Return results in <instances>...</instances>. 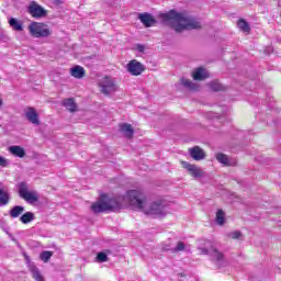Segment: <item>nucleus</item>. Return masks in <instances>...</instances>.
I'll return each instance as SVG.
<instances>
[{"label": "nucleus", "instance_id": "nucleus-1", "mask_svg": "<svg viewBox=\"0 0 281 281\" xmlns=\"http://www.w3.org/2000/svg\"><path fill=\"white\" fill-rule=\"evenodd\" d=\"M125 201L133 207L142 210L148 216H166V204L164 201L147 202L144 192L138 190H130L125 195Z\"/></svg>", "mask_w": 281, "mask_h": 281}, {"label": "nucleus", "instance_id": "nucleus-2", "mask_svg": "<svg viewBox=\"0 0 281 281\" xmlns=\"http://www.w3.org/2000/svg\"><path fill=\"white\" fill-rule=\"evenodd\" d=\"M160 19L176 32H183V30H201V22L196 18L186 13H179L175 10L161 13Z\"/></svg>", "mask_w": 281, "mask_h": 281}, {"label": "nucleus", "instance_id": "nucleus-3", "mask_svg": "<svg viewBox=\"0 0 281 281\" xmlns=\"http://www.w3.org/2000/svg\"><path fill=\"white\" fill-rule=\"evenodd\" d=\"M122 207V198H108L105 194L91 205L94 214H102V212H117Z\"/></svg>", "mask_w": 281, "mask_h": 281}, {"label": "nucleus", "instance_id": "nucleus-4", "mask_svg": "<svg viewBox=\"0 0 281 281\" xmlns=\"http://www.w3.org/2000/svg\"><path fill=\"white\" fill-rule=\"evenodd\" d=\"M29 31L34 38H47L52 32L44 23L33 22L29 25Z\"/></svg>", "mask_w": 281, "mask_h": 281}, {"label": "nucleus", "instance_id": "nucleus-5", "mask_svg": "<svg viewBox=\"0 0 281 281\" xmlns=\"http://www.w3.org/2000/svg\"><path fill=\"white\" fill-rule=\"evenodd\" d=\"M19 194L21 199H24L26 203H38V200L41 199V195L36 191H29L27 190V183L22 182L19 187Z\"/></svg>", "mask_w": 281, "mask_h": 281}, {"label": "nucleus", "instance_id": "nucleus-6", "mask_svg": "<svg viewBox=\"0 0 281 281\" xmlns=\"http://www.w3.org/2000/svg\"><path fill=\"white\" fill-rule=\"evenodd\" d=\"M209 247L200 248V254L204 256H211L212 260L215 262H223V252L218 251L216 246L207 241Z\"/></svg>", "mask_w": 281, "mask_h": 281}, {"label": "nucleus", "instance_id": "nucleus-7", "mask_svg": "<svg viewBox=\"0 0 281 281\" xmlns=\"http://www.w3.org/2000/svg\"><path fill=\"white\" fill-rule=\"evenodd\" d=\"M126 70L131 76H142L144 71L146 70V66L144 64L139 63L137 59H132L127 65H126Z\"/></svg>", "mask_w": 281, "mask_h": 281}, {"label": "nucleus", "instance_id": "nucleus-8", "mask_svg": "<svg viewBox=\"0 0 281 281\" xmlns=\"http://www.w3.org/2000/svg\"><path fill=\"white\" fill-rule=\"evenodd\" d=\"M99 85L104 95H109L110 93H113L114 91L117 90V86L115 85V81L111 77H105Z\"/></svg>", "mask_w": 281, "mask_h": 281}, {"label": "nucleus", "instance_id": "nucleus-9", "mask_svg": "<svg viewBox=\"0 0 281 281\" xmlns=\"http://www.w3.org/2000/svg\"><path fill=\"white\" fill-rule=\"evenodd\" d=\"M183 168L193 177L194 179H201L205 177V171H203L199 166L192 165L188 161H182Z\"/></svg>", "mask_w": 281, "mask_h": 281}, {"label": "nucleus", "instance_id": "nucleus-10", "mask_svg": "<svg viewBox=\"0 0 281 281\" xmlns=\"http://www.w3.org/2000/svg\"><path fill=\"white\" fill-rule=\"evenodd\" d=\"M189 155L194 159V161H203L205 159V151L199 146H194L189 149Z\"/></svg>", "mask_w": 281, "mask_h": 281}, {"label": "nucleus", "instance_id": "nucleus-11", "mask_svg": "<svg viewBox=\"0 0 281 281\" xmlns=\"http://www.w3.org/2000/svg\"><path fill=\"white\" fill-rule=\"evenodd\" d=\"M138 19L140 23L145 25V27H153V25L157 23V20H155V18L150 13H140Z\"/></svg>", "mask_w": 281, "mask_h": 281}, {"label": "nucleus", "instance_id": "nucleus-12", "mask_svg": "<svg viewBox=\"0 0 281 281\" xmlns=\"http://www.w3.org/2000/svg\"><path fill=\"white\" fill-rule=\"evenodd\" d=\"M29 13L33 15L34 19H41L45 16V9L36 3H33L29 7Z\"/></svg>", "mask_w": 281, "mask_h": 281}, {"label": "nucleus", "instance_id": "nucleus-13", "mask_svg": "<svg viewBox=\"0 0 281 281\" xmlns=\"http://www.w3.org/2000/svg\"><path fill=\"white\" fill-rule=\"evenodd\" d=\"M25 117L31 122V124H34L35 126L41 124V121L38 120V112H36L34 108H29L26 110Z\"/></svg>", "mask_w": 281, "mask_h": 281}, {"label": "nucleus", "instance_id": "nucleus-14", "mask_svg": "<svg viewBox=\"0 0 281 281\" xmlns=\"http://www.w3.org/2000/svg\"><path fill=\"white\" fill-rule=\"evenodd\" d=\"M119 131L124 134L125 137H127V139H131V137H133V135H135V130H133V125L128 124V123H122L119 125Z\"/></svg>", "mask_w": 281, "mask_h": 281}, {"label": "nucleus", "instance_id": "nucleus-15", "mask_svg": "<svg viewBox=\"0 0 281 281\" xmlns=\"http://www.w3.org/2000/svg\"><path fill=\"white\" fill-rule=\"evenodd\" d=\"M8 151L10 155H13V157H19L20 159H23L25 157V149L19 145H12L8 148Z\"/></svg>", "mask_w": 281, "mask_h": 281}, {"label": "nucleus", "instance_id": "nucleus-16", "mask_svg": "<svg viewBox=\"0 0 281 281\" xmlns=\"http://www.w3.org/2000/svg\"><path fill=\"white\" fill-rule=\"evenodd\" d=\"M164 251H171L172 254H177L179 251L186 250V244L183 241H179L176 247L170 245L162 246Z\"/></svg>", "mask_w": 281, "mask_h": 281}, {"label": "nucleus", "instance_id": "nucleus-17", "mask_svg": "<svg viewBox=\"0 0 281 281\" xmlns=\"http://www.w3.org/2000/svg\"><path fill=\"white\" fill-rule=\"evenodd\" d=\"M85 68L82 66H75L72 68H70V76H72V78H85Z\"/></svg>", "mask_w": 281, "mask_h": 281}, {"label": "nucleus", "instance_id": "nucleus-18", "mask_svg": "<svg viewBox=\"0 0 281 281\" xmlns=\"http://www.w3.org/2000/svg\"><path fill=\"white\" fill-rule=\"evenodd\" d=\"M205 78H210V75L207 74V70L205 68H198L193 72L194 80H205Z\"/></svg>", "mask_w": 281, "mask_h": 281}, {"label": "nucleus", "instance_id": "nucleus-19", "mask_svg": "<svg viewBox=\"0 0 281 281\" xmlns=\"http://www.w3.org/2000/svg\"><path fill=\"white\" fill-rule=\"evenodd\" d=\"M9 25L14 30L15 32H23V22L16 20V18H11L9 20Z\"/></svg>", "mask_w": 281, "mask_h": 281}, {"label": "nucleus", "instance_id": "nucleus-20", "mask_svg": "<svg viewBox=\"0 0 281 281\" xmlns=\"http://www.w3.org/2000/svg\"><path fill=\"white\" fill-rule=\"evenodd\" d=\"M181 85L189 89V91H199V85L192 82L190 79L181 78Z\"/></svg>", "mask_w": 281, "mask_h": 281}, {"label": "nucleus", "instance_id": "nucleus-21", "mask_svg": "<svg viewBox=\"0 0 281 281\" xmlns=\"http://www.w3.org/2000/svg\"><path fill=\"white\" fill-rule=\"evenodd\" d=\"M216 159L220 164H223L224 166H235L236 164L227 157L225 154H217Z\"/></svg>", "mask_w": 281, "mask_h": 281}, {"label": "nucleus", "instance_id": "nucleus-22", "mask_svg": "<svg viewBox=\"0 0 281 281\" xmlns=\"http://www.w3.org/2000/svg\"><path fill=\"white\" fill-rule=\"evenodd\" d=\"M23 212H25L24 206L15 205L10 210V216L11 218H19Z\"/></svg>", "mask_w": 281, "mask_h": 281}, {"label": "nucleus", "instance_id": "nucleus-23", "mask_svg": "<svg viewBox=\"0 0 281 281\" xmlns=\"http://www.w3.org/2000/svg\"><path fill=\"white\" fill-rule=\"evenodd\" d=\"M10 203V193L3 189H0V207Z\"/></svg>", "mask_w": 281, "mask_h": 281}, {"label": "nucleus", "instance_id": "nucleus-24", "mask_svg": "<svg viewBox=\"0 0 281 281\" xmlns=\"http://www.w3.org/2000/svg\"><path fill=\"white\" fill-rule=\"evenodd\" d=\"M237 26L240 30V32H245L246 34H249V32H251L249 23L243 19L237 22Z\"/></svg>", "mask_w": 281, "mask_h": 281}, {"label": "nucleus", "instance_id": "nucleus-25", "mask_svg": "<svg viewBox=\"0 0 281 281\" xmlns=\"http://www.w3.org/2000/svg\"><path fill=\"white\" fill-rule=\"evenodd\" d=\"M35 216L34 213L32 212H26L24 213L21 217L20 221L21 223H23L24 225H27V223H32V221H34Z\"/></svg>", "mask_w": 281, "mask_h": 281}, {"label": "nucleus", "instance_id": "nucleus-26", "mask_svg": "<svg viewBox=\"0 0 281 281\" xmlns=\"http://www.w3.org/2000/svg\"><path fill=\"white\" fill-rule=\"evenodd\" d=\"M64 106L70 111V113H74V111H76L77 105H76V101H74V99H66L64 101Z\"/></svg>", "mask_w": 281, "mask_h": 281}, {"label": "nucleus", "instance_id": "nucleus-27", "mask_svg": "<svg viewBox=\"0 0 281 281\" xmlns=\"http://www.w3.org/2000/svg\"><path fill=\"white\" fill-rule=\"evenodd\" d=\"M30 271L36 281H43V276L41 274V271H38V268L36 266H31Z\"/></svg>", "mask_w": 281, "mask_h": 281}, {"label": "nucleus", "instance_id": "nucleus-28", "mask_svg": "<svg viewBox=\"0 0 281 281\" xmlns=\"http://www.w3.org/2000/svg\"><path fill=\"white\" fill-rule=\"evenodd\" d=\"M212 91H225V86L221 85L218 81H212L209 83Z\"/></svg>", "mask_w": 281, "mask_h": 281}, {"label": "nucleus", "instance_id": "nucleus-29", "mask_svg": "<svg viewBox=\"0 0 281 281\" xmlns=\"http://www.w3.org/2000/svg\"><path fill=\"white\" fill-rule=\"evenodd\" d=\"M216 223L217 225H225V212L221 209L216 212Z\"/></svg>", "mask_w": 281, "mask_h": 281}, {"label": "nucleus", "instance_id": "nucleus-30", "mask_svg": "<svg viewBox=\"0 0 281 281\" xmlns=\"http://www.w3.org/2000/svg\"><path fill=\"white\" fill-rule=\"evenodd\" d=\"M52 256H54V254L52 251H42L40 255V258L43 262H49Z\"/></svg>", "mask_w": 281, "mask_h": 281}, {"label": "nucleus", "instance_id": "nucleus-31", "mask_svg": "<svg viewBox=\"0 0 281 281\" xmlns=\"http://www.w3.org/2000/svg\"><path fill=\"white\" fill-rule=\"evenodd\" d=\"M240 236H243V233H240L239 231L228 233V238H232L233 240H238Z\"/></svg>", "mask_w": 281, "mask_h": 281}, {"label": "nucleus", "instance_id": "nucleus-32", "mask_svg": "<svg viewBox=\"0 0 281 281\" xmlns=\"http://www.w3.org/2000/svg\"><path fill=\"white\" fill-rule=\"evenodd\" d=\"M97 260L98 262H106L109 260V257L106 256L105 252H99L97 255Z\"/></svg>", "mask_w": 281, "mask_h": 281}, {"label": "nucleus", "instance_id": "nucleus-33", "mask_svg": "<svg viewBox=\"0 0 281 281\" xmlns=\"http://www.w3.org/2000/svg\"><path fill=\"white\" fill-rule=\"evenodd\" d=\"M0 166L2 168H8V166H10V161H8V159H5L4 157L0 156Z\"/></svg>", "mask_w": 281, "mask_h": 281}, {"label": "nucleus", "instance_id": "nucleus-34", "mask_svg": "<svg viewBox=\"0 0 281 281\" xmlns=\"http://www.w3.org/2000/svg\"><path fill=\"white\" fill-rule=\"evenodd\" d=\"M135 49H136V52H139V54H144L146 46H144L142 44H136Z\"/></svg>", "mask_w": 281, "mask_h": 281}, {"label": "nucleus", "instance_id": "nucleus-35", "mask_svg": "<svg viewBox=\"0 0 281 281\" xmlns=\"http://www.w3.org/2000/svg\"><path fill=\"white\" fill-rule=\"evenodd\" d=\"M1 104H3V102L0 100V106H1Z\"/></svg>", "mask_w": 281, "mask_h": 281}, {"label": "nucleus", "instance_id": "nucleus-36", "mask_svg": "<svg viewBox=\"0 0 281 281\" xmlns=\"http://www.w3.org/2000/svg\"><path fill=\"white\" fill-rule=\"evenodd\" d=\"M26 260L30 261V257H26Z\"/></svg>", "mask_w": 281, "mask_h": 281}]
</instances>
